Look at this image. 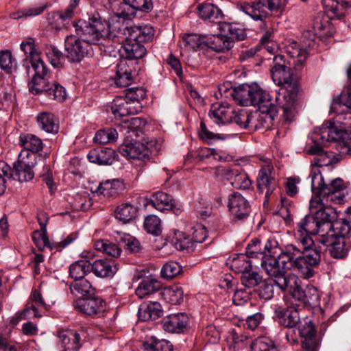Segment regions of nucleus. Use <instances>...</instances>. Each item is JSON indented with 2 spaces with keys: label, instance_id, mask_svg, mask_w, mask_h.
<instances>
[{
  "label": "nucleus",
  "instance_id": "393cba45",
  "mask_svg": "<svg viewBox=\"0 0 351 351\" xmlns=\"http://www.w3.org/2000/svg\"><path fill=\"white\" fill-rule=\"evenodd\" d=\"M121 60H127L128 62L133 60L142 58L146 54L145 47L136 40H129L119 49Z\"/></svg>",
  "mask_w": 351,
  "mask_h": 351
},
{
  "label": "nucleus",
  "instance_id": "f257e3e1",
  "mask_svg": "<svg viewBox=\"0 0 351 351\" xmlns=\"http://www.w3.org/2000/svg\"><path fill=\"white\" fill-rule=\"evenodd\" d=\"M315 225L309 221L294 230L293 236L296 245L301 250L296 264L300 268V274L304 278L308 279L315 274V268L321 261L322 252L325 250L318 242V238L313 241L311 235L317 234Z\"/></svg>",
  "mask_w": 351,
  "mask_h": 351
},
{
  "label": "nucleus",
  "instance_id": "0eeeda50",
  "mask_svg": "<svg viewBox=\"0 0 351 351\" xmlns=\"http://www.w3.org/2000/svg\"><path fill=\"white\" fill-rule=\"evenodd\" d=\"M285 291L291 294L292 298L297 302L295 305L298 306H316L319 304L320 294L317 289L311 285L303 288L298 277H292L289 279Z\"/></svg>",
  "mask_w": 351,
  "mask_h": 351
},
{
  "label": "nucleus",
  "instance_id": "a19ab883",
  "mask_svg": "<svg viewBox=\"0 0 351 351\" xmlns=\"http://www.w3.org/2000/svg\"><path fill=\"white\" fill-rule=\"evenodd\" d=\"M71 293L79 299L90 297L95 294V289L86 279L75 280L70 285Z\"/></svg>",
  "mask_w": 351,
  "mask_h": 351
},
{
  "label": "nucleus",
  "instance_id": "72a5a7b5",
  "mask_svg": "<svg viewBox=\"0 0 351 351\" xmlns=\"http://www.w3.org/2000/svg\"><path fill=\"white\" fill-rule=\"evenodd\" d=\"M38 128L47 133L57 134L59 130L58 119L49 112H41L36 116Z\"/></svg>",
  "mask_w": 351,
  "mask_h": 351
},
{
  "label": "nucleus",
  "instance_id": "473e14b6",
  "mask_svg": "<svg viewBox=\"0 0 351 351\" xmlns=\"http://www.w3.org/2000/svg\"><path fill=\"white\" fill-rule=\"evenodd\" d=\"M117 270L114 263L108 259H98L90 263V271L99 278L112 277Z\"/></svg>",
  "mask_w": 351,
  "mask_h": 351
},
{
  "label": "nucleus",
  "instance_id": "052dcab7",
  "mask_svg": "<svg viewBox=\"0 0 351 351\" xmlns=\"http://www.w3.org/2000/svg\"><path fill=\"white\" fill-rule=\"evenodd\" d=\"M342 106L351 109V86L346 92L342 93L339 97L332 100L330 107L331 110L334 112L339 113Z\"/></svg>",
  "mask_w": 351,
  "mask_h": 351
},
{
  "label": "nucleus",
  "instance_id": "a211bd4d",
  "mask_svg": "<svg viewBox=\"0 0 351 351\" xmlns=\"http://www.w3.org/2000/svg\"><path fill=\"white\" fill-rule=\"evenodd\" d=\"M312 138L315 143L308 149V153L315 156L312 163L317 167H326L332 165L333 162V153L324 152L322 146L326 145L328 142L322 143L320 136L315 135V130L313 134Z\"/></svg>",
  "mask_w": 351,
  "mask_h": 351
},
{
  "label": "nucleus",
  "instance_id": "ddd939ff",
  "mask_svg": "<svg viewBox=\"0 0 351 351\" xmlns=\"http://www.w3.org/2000/svg\"><path fill=\"white\" fill-rule=\"evenodd\" d=\"M228 207L234 221L245 220L251 212L249 202L238 192L228 195Z\"/></svg>",
  "mask_w": 351,
  "mask_h": 351
},
{
  "label": "nucleus",
  "instance_id": "864d4df0",
  "mask_svg": "<svg viewBox=\"0 0 351 351\" xmlns=\"http://www.w3.org/2000/svg\"><path fill=\"white\" fill-rule=\"evenodd\" d=\"M146 351H171L172 345L165 339H159L152 336L143 343Z\"/></svg>",
  "mask_w": 351,
  "mask_h": 351
},
{
  "label": "nucleus",
  "instance_id": "9d476101",
  "mask_svg": "<svg viewBox=\"0 0 351 351\" xmlns=\"http://www.w3.org/2000/svg\"><path fill=\"white\" fill-rule=\"evenodd\" d=\"M281 0H255L252 2H239L237 8L255 21H262L274 12L282 9Z\"/></svg>",
  "mask_w": 351,
  "mask_h": 351
},
{
  "label": "nucleus",
  "instance_id": "6ab92c4d",
  "mask_svg": "<svg viewBox=\"0 0 351 351\" xmlns=\"http://www.w3.org/2000/svg\"><path fill=\"white\" fill-rule=\"evenodd\" d=\"M47 304L40 293V292L34 289L32 291L28 302L26 304L24 310L20 313V319H26L31 317L32 315L34 317H41L42 314L40 311L42 309H46Z\"/></svg>",
  "mask_w": 351,
  "mask_h": 351
},
{
  "label": "nucleus",
  "instance_id": "ea45409f",
  "mask_svg": "<svg viewBox=\"0 0 351 351\" xmlns=\"http://www.w3.org/2000/svg\"><path fill=\"white\" fill-rule=\"evenodd\" d=\"M205 43L215 51L222 52L230 49L233 47L234 41L228 36L213 35L206 38Z\"/></svg>",
  "mask_w": 351,
  "mask_h": 351
},
{
  "label": "nucleus",
  "instance_id": "e2e57ef3",
  "mask_svg": "<svg viewBox=\"0 0 351 351\" xmlns=\"http://www.w3.org/2000/svg\"><path fill=\"white\" fill-rule=\"evenodd\" d=\"M206 42V37H202L196 34H185L182 36L180 45L186 49H195Z\"/></svg>",
  "mask_w": 351,
  "mask_h": 351
},
{
  "label": "nucleus",
  "instance_id": "5fc2aeb1",
  "mask_svg": "<svg viewBox=\"0 0 351 351\" xmlns=\"http://www.w3.org/2000/svg\"><path fill=\"white\" fill-rule=\"evenodd\" d=\"M220 29L229 34L228 38H230L233 41L234 39L237 40H243L246 37L245 30L238 23H221Z\"/></svg>",
  "mask_w": 351,
  "mask_h": 351
},
{
  "label": "nucleus",
  "instance_id": "37998d69",
  "mask_svg": "<svg viewBox=\"0 0 351 351\" xmlns=\"http://www.w3.org/2000/svg\"><path fill=\"white\" fill-rule=\"evenodd\" d=\"M252 84H243L232 89L230 95L241 106H250Z\"/></svg>",
  "mask_w": 351,
  "mask_h": 351
},
{
  "label": "nucleus",
  "instance_id": "cd10ccee",
  "mask_svg": "<svg viewBox=\"0 0 351 351\" xmlns=\"http://www.w3.org/2000/svg\"><path fill=\"white\" fill-rule=\"evenodd\" d=\"M121 180L112 179L101 182L94 191L97 195L108 198L117 197L124 189Z\"/></svg>",
  "mask_w": 351,
  "mask_h": 351
},
{
  "label": "nucleus",
  "instance_id": "58836bf2",
  "mask_svg": "<svg viewBox=\"0 0 351 351\" xmlns=\"http://www.w3.org/2000/svg\"><path fill=\"white\" fill-rule=\"evenodd\" d=\"M161 287L162 285L160 281L154 278H147L141 282L135 291V293L139 298L143 299L157 291H160Z\"/></svg>",
  "mask_w": 351,
  "mask_h": 351
},
{
  "label": "nucleus",
  "instance_id": "4468645a",
  "mask_svg": "<svg viewBox=\"0 0 351 351\" xmlns=\"http://www.w3.org/2000/svg\"><path fill=\"white\" fill-rule=\"evenodd\" d=\"M67 58L72 62H80L91 50V46L77 35L67 36L64 42Z\"/></svg>",
  "mask_w": 351,
  "mask_h": 351
},
{
  "label": "nucleus",
  "instance_id": "bf43d9fd",
  "mask_svg": "<svg viewBox=\"0 0 351 351\" xmlns=\"http://www.w3.org/2000/svg\"><path fill=\"white\" fill-rule=\"evenodd\" d=\"M49 75L32 76L28 83L29 90L34 95L40 94L45 91L47 86H49Z\"/></svg>",
  "mask_w": 351,
  "mask_h": 351
},
{
  "label": "nucleus",
  "instance_id": "c9c22d12",
  "mask_svg": "<svg viewBox=\"0 0 351 351\" xmlns=\"http://www.w3.org/2000/svg\"><path fill=\"white\" fill-rule=\"evenodd\" d=\"M162 314L161 305L157 302H143L138 308V317L144 322L156 320Z\"/></svg>",
  "mask_w": 351,
  "mask_h": 351
},
{
  "label": "nucleus",
  "instance_id": "b1692460",
  "mask_svg": "<svg viewBox=\"0 0 351 351\" xmlns=\"http://www.w3.org/2000/svg\"><path fill=\"white\" fill-rule=\"evenodd\" d=\"M189 318L185 313L171 314L162 320V326L165 331L171 333H182L186 329Z\"/></svg>",
  "mask_w": 351,
  "mask_h": 351
},
{
  "label": "nucleus",
  "instance_id": "3c124183",
  "mask_svg": "<svg viewBox=\"0 0 351 351\" xmlns=\"http://www.w3.org/2000/svg\"><path fill=\"white\" fill-rule=\"evenodd\" d=\"M94 246L96 250L114 258L119 257L122 251L117 244L105 239L96 241Z\"/></svg>",
  "mask_w": 351,
  "mask_h": 351
},
{
  "label": "nucleus",
  "instance_id": "774afa93",
  "mask_svg": "<svg viewBox=\"0 0 351 351\" xmlns=\"http://www.w3.org/2000/svg\"><path fill=\"white\" fill-rule=\"evenodd\" d=\"M261 280L262 277L257 272L251 271V269L243 273L241 276V285L247 289L258 286Z\"/></svg>",
  "mask_w": 351,
  "mask_h": 351
},
{
  "label": "nucleus",
  "instance_id": "8fccbe9b",
  "mask_svg": "<svg viewBox=\"0 0 351 351\" xmlns=\"http://www.w3.org/2000/svg\"><path fill=\"white\" fill-rule=\"evenodd\" d=\"M327 230L326 232L334 234V237L346 238L350 232L351 226L348 220L336 219L332 223H327Z\"/></svg>",
  "mask_w": 351,
  "mask_h": 351
},
{
  "label": "nucleus",
  "instance_id": "aec40b11",
  "mask_svg": "<svg viewBox=\"0 0 351 351\" xmlns=\"http://www.w3.org/2000/svg\"><path fill=\"white\" fill-rule=\"evenodd\" d=\"M75 308L87 315H96L104 312L106 302L101 298L93 295L84 299H78L75 303Z\"/></svg>",
  "mask_w": 351,
  "mask_h": 351
},
{
  "label": "nucleus",
  "instance_id": "bb28decb",
  "mask_svg": "<svg viewBox=\"0 0 351 351\" xmlns=\"http://www.w3.org/2000/svg\"><path fill=\"white\" fill-rule=\"evenodd\" d=\"M117 156L115 151L108 147L93 149L87 155L90 162L100 165H111L116 160Z\"/></svg>",
  "mask_w": 351,
  "mask_h": 351
},
{
  "label": "nucleus",
  "instance_id": "338daca9",
  "mask_svg": "<svg viewBox=\"0 0 351 351\" xmlns=\"http://www.w3.org/2000/svg\"><path fill=\"white\" fill-rule=\"evenodd\" d=\"M182 272V267L177 262L170 261L163 265L160 276L164 279H172Z\"/></svg>",
  "mask_w": 351,
  "mask_h": 351
},
{
  "label": "nucleus",
  "instance_id": "2eb2a0df",
  "mask_svg": "<svg viewBox=\"0 0 351 351\" xmlns=\"http://www.w3.org/2000/svg\"><path fill=\"white\" fill-rule=\"evenodd\" d=\"M273 168L270 165L262 167L258 172L256 182L257 189L262 193H265L264 206L268 204L269 198L276 190L278 186V182L272 173Z\"/></svg>",
  "mask_w": 351,
  "mask_h": 351
},
{
  "label": "nucleus",
  "instance_id": "6e6d98bb",
  "mask_svg": "<svg viewBox=\"0 0 351 351\" xmlns=\"http://www.w3.org/2000/svg\"><path fill=\"white\" fill-rule=\"evenodd\" d=\"M250 348L251 351H278L274 341L265 336L259 337L253 341Z\"/></svg>",
  "mask_w": 351,
  "mask_h": 351
},
{
  "label": "nucleus",
  "instance_id": "79ce46f5",
  "mask_svg": "<svg viewBox=\"0 0 351 351\" xmlns=\"http://www.w3.org/2000/svg\"><path fill=\"white\" fill-rule=\"evenodd\" d=\"M149 204L160 212L169 210L173 206L171 196L162 191L154 193Z\"/></svg>",
  "mask_w": 351,
  "mask_h": 351
},
{
  "label": "nucleus",
  "instance_id": "c85d7f7f",
  "mask_svg": "<svg viewBox=\"0 0 351 351\" xmlns=\"http://www.w3.org/2000/svg\"><path fill=\"white\" fill-rule=\"evenodd\" d=\"M133 65L127 60H121L116 66V73L113 79L117 86L125 87L132 80Z\"/></svg>",
  "mask_w": 351,
  "mask_h": 351
},
{
  "label": "nucleus",
  "instance_id": "f704fd0d",
  "mask_svg": "<svg viewBox=\"0 0 351 351\" xmlns=\"http://www.w3.org/2000/svg\"><path fill=\"white\" fill-rule=\"evenodd\" d=\"M275 312L280 319V323L287 328L295 327L300 321L298 310L295 307L288 306L286 308L279 307Z\"/></svg>",
  "mask_w": 351,
  "mask_h": 351
},
{
  "label": "nucleus",
  "instance_id": "0e129e2a",
  "mask_svg": "<svg viewBox=\"0 0 351 351\" xmlns=\"http://www.w3.org/2000/svg\"><path fill=\"white\" fill-rule=\"evenodd\" d=\"M43 93H45L50 99L58 101H62L66 97L64 88L56 82L49 83V86H47Z\"/></svg>",
  "mask_w": 351,
  "mask_h": 351
},
{
  "label": "nucleus",
  "instance_id": "f8f14e48",
  "mask_svg": "<svg viewBox=\"0 0 351 351\" xmlns=\"http://www.w3.org/2000/svg\"><path fill=\"white\" fill-rule=\"evenodd\" d=\"M343 131H351V114H346L342 126L338 128L334 123L327 121L315 129V135L320 136L322 143L335 141L341 137Z\"/></svg>",
  "mask_w": 351,
  "mask_h": 351
},
{
  "label": "nucleus",
  "instance_id": "5701e85b",
  "mask_svg": "<svg viewBox=\"0 0 351 351\" xmlns=\"http://www.w3.org/2000/svg\"><path fill=\"white\" fill-rule=\"evenodd\" d=\"M234 109L228 104L216 103L211 106L209 117L217 125H224L232 122Z\"/></svg>",
  "mask_w": 351,
  "mask_h": 351
},
{
  "label": "nucleus",
  "instance_id": "2f4dec72",
  "mask_svg": "<svg viewBox=\"0 0 351 351\" xmlns=\"http://www.w3.org/2000/svg\"><path fill=\"white\" fill-rule=\"evenodd\" d=\"M198 16L203 20L215 23L221 26L223 14L222 11L213 3H206L197 6Z\"/></svg>",
  "mask_w": 351,
  "mask_h": 351
},
{
  "label": "nucleus",
  "instance_id": "c756f323",
  "mask_svg": "<svg viewBox=\"0 0 351 351\" xmlns=\"http://www.w3.org/2000/svg\"><path fill=\"white\" fill-rule=\"evenodd\" d=\"M324 12L332 19H341L345 16V11L351 7L350 1L323 0Z\"/></svg>",
  "mask_w": 351,
  "mask_h": 351
},
{
  "label": "nucleus",
  "instance_id": "49530a36",
  "mask_svg": "<svg viewBox=\"0 0 351 351\" xmlns=\"http://www.w3.org/2000/svg\"><path fill=\"white\" fill-rule=\"evenodd\" d=\"M164 300L171 304H180L183 300L184 291L181 287L173 285L166 287L160 291Z\"/></svg>",
  "mask_w": 351,
  "mask_h": 351
},
{
  "label": "nucleus",
  "instance_id": "c03bdc74",
  "mask_svg": "<svg viewBox=\"0 0 351 351\" xmlns=\"http://www.w3.org/2000/svg\"><path fill=\"white\" fill-rule=\"evenodd\" d=\"M130 40L139 43L149 42L153 39L154 30L152 26H131Z\"/></svg>",
  "mask_w": 351,
  "mask_h": 351
},
{
  "label": "nucleus",
  "instance_id": "4c0bfd02",
  "mask_svg": "<svg viewBox=\"0 0 351 351\" xmlns=\"http://www.w3.org/2000/svg\"><path fill=\"white\" fill-rule=\"evenodd\" d=\"M19 144L24 147L23 151L36 154L43 147L42 140L37 136L29 133H22L19 136Z\"/></svg>",
  "mask_w": 351,
  "mask_h": 351
},
{
  "label": "nucleus",
  "instance_id": "a18cd8bd",
  "mask_svg": "<svg viewBox=\"0 0 351 351\" xmlns=\"http://www.w3.org/2000/svg\"><path fill=\"white\" fill-rule=\"evenodd\" d=\"M171 243L176 249L180 251L189 252L194 248L193 242L190 237L178 230H175L171 239Z\"/></svg>",
  "mask_w": 351,
  "mask_h": 351
},
{
  "label": "nucleus",
  "instance_id": "e433bc0d",
  "mask_svg": "<svg viewBox=\"0 0 351 351\" xmlns=\"http://www.w3.org/2000/svg\"><path fill=\"white\" fill-rule=\"evenodd\" d=\"M300 336L303 338L302 346L304 348H317L318 341L316 338V330L311 321L306 322L299 328Z\"/></svg>",
  "mask_w": 351,
  "mask_h": 351
},
{
  "label": "nucleus",
  "instance_id": "f3484780",
  "mask_svg": "<svg viewBox=\"0 0 351 351\" xmlns=\"http://www.w3.org/2000/svg\"><path fill=\"white\" fill-rule=\"evenodd\" d=\"M58 337L64 349L62 351H77L86 337L83 330H61L58 332Z\"/></svg>",
  "mask_w": 351,
  "mask_h": 351
},
{
  "label": "nucleus",
  "instance_id": "09e8293b",
  "mask_svg": "<svg viewBox=\"0 0 351 351\" xmlns=\"http://www.w3.org/2000/svg\"><path fill=\"white\" fill-rule=\"evenodd\" d=\"M90 272V261H77L69 267V274L74 281L84 279V276Z\"/></svg>",
  "mask_w": 351,
  "mask_h": 351
},
{
  "label": "nucleus",
  "instance_id": "f03ea898",
  "mask_svg": "<svg viewBox=\"0 0 351 351\" xmlns=\"http://www.w3.org/2000/svg\"><path fill=\"white\" fill-rule=\"evenodd\" d=\"M328 14H318L314 19L313 29L314 32L309 31L303 33V38H307L303 40L302 44H298L293 40H288L285 43V51L293 59V64L296 71H300L304 66L308 52L307 48H313L315 46V38L316 36L323 38L331 36L335 32V28L330 23Z\"/></svg>",
  "mask_w": 351,
  "mask_h": 351
},
{
  "label": "nucleus",
  "instance_id": "dca6fc26",
  "mask_svg": "<svg viewBox=\"0 0 351 351\" xmlns=\"http://www.w3.org/2000/svg\"><path fill=\"white\" fill-rule=\"evenodd\" d=\"M119 152L123 156L137 159L145 162L150 158V151L143 143L137 141L125 140L119 147Z\"/></svg>",
  "mask_w": 351,
  "mask_h": 351
},
{
  "label": "nucleus",
  "instance_id": "4be33fe9",
  "mask_svg": "<svg viewBox=\"0 0 351 351\" xmlns=\"http://www.w3.org/2000/svg\"><path fill=\"white\" fill-rule=\"evenodd\" d=\"M219 172L235 189L245 190L252 186V181L244 171L222 168Z\"/></svg>",
  "mask_w": 351,
  "mask_h": 351
},
{
  "label": "nucleus",
  "instance_id": "39448f33",
  "mask_svg": "<svg viewBox=\"0 0 351 351\" xmlns=\"http://www.w3.org/2000/svg\"><path fill=\"white\" fill-rule=\"evenodd\" d=\"M332 201L318 195H314L310 201L309 208L312 215H307L296 223L295 228L305 223L315 225L319 236L325 234L327 223H332L337 217L335 209L332 206Z\"/></svg>",
  "mask_w": 351,
  "mask_h": 351
},
{
  "label": "nucleus",
  "instance_id": "7c9ffc66",
  "mask_svg": "<svg viewBox=\"0 0 351 351\" xmlns=\"http://www.w3.org/2000/svg\"><path fill=\"white\" fill-rule=\"evenodd\" d=\"M131 27H128L123 23H117L112 25L108 23V34L105 38L111 39L113 42L123 45L130 40Z\"/></svg>",
  "mask_w": 351,
  "mask_h": 351
},
{
  "label": "nucleus",
  "instance_id": "de8ad7c7",
  "mask_svg": "<svg viewBox=\"0 0 351 351\" xmlns=\"http://www.w3.org/2000/svg\"><path fill=\"white\" fill-rule=\"evenodd\" d=\"M228 265L235 273L241 274L252 269V261L245 254H237L232 259L229 260Z\"/></svg>",
  "mask_w": 351,
  "mask_h": 351
},
{
  "label": "nucleus",
  "instance_id": "9b49d317",
  "mask_svg": "<svg viewBox=\"0 0 351 351\" xmlns=\"http://www.w3.org/2000/svg\"><path fill=\"white\" fill-rule=\"evenodd\" d=\"M318 242L323 247H329V253L334 258H344L351 248V243L348 238L334 237V234L326 232L318 237Z\"/></svg>",
  "mask_w": 351,
  "mask_h": 351
},
{
  "label": "nucleus",
  "instance_id": "7ed1b4c3",
  "mask_svg": "<svg viewBox=\"0 0 351 351\" xmlns=\"http://www.w3.org/2000/svg\"><path fill=\"white\" fill-rule=\"evenodd\" d=\"M300 254H301L300 247L291 243L287 245L276 256H265L263 258L262 269L282 291H285L289 279L297 277L293 274L287 275L286 271L293 269L300 273V268L296 264Z\"/></svg>",
  "mask_w": 351,
  "mask_h": 351
},
{
  "label": "nucleus",
  "instance_id": "20e7f679",
  "mask_svg": "<svg viewBox=\"0 0 351 351\" xmlns=\"http://www.w3.org/2000/svg\"><path fill=\"white\" fill-rule=\"evenodd\" d=\"M274 82L278 86H283L278 93L276 101L283 110V117L287 121H292L296 114L300 85L293 80L290 67L276 63L271 70Z\"/></svg>",
  "mask_w": 351,
  "mask_h": 351
},
{
  "label": "nucleus",
  "instance_id": "423d86ee",
  "mask_svg": "<svg viewBox=\"0 0 351 351\" xmlns=\"http://www.w3.org/2000/svg\"><path fill=\"white\" fill-rule=\"evenodd\" d=\"M308 178L311 182V190L313 195H318L335 204H340L344 201L343 191L346 186L339 178L334 179L329 184H326L318 169H313Z\"/></svg>",
  "mask_w": 351,
  "mask_h": 351
},
{
  "label": "nucleus",
  "instance_id": "680f3d73",
  "mask_svg": "<svg viewBox=\"0 0 351 351\" xmlns=\"http://www.w3.org/2000/svg\"><path fill=\"white\" fill-rule=\"evenodd\" d=\"M117 138V130L110 128L97 131L94 137V141L100 144H107L116 141Z\"/></svg>",
  "mask_w": 351,
  "mask_h": 351
},
{
  "label": "nucleus",
  "instance_id": "603ef678",
  "mask_svg": "<svg viewBox=\"0 0 351 351\" xmlns=\"http://www.w3.org/2000/svg\"><path fill=\"white\" fill-rule=\"evenodd\" d=\"M137 213V209L133 205L125 203L117 206L115 210L116 218L123 223L133 219Z\"/></svg>",
  "mask_w": 351,
  "mask_h": 351
},
{
  "label": "nucleus",
  "instance_id": "13d9d810",
  "mask_svg": "<svg viewBox=\"0 0 351 351\" xmlns=\"http://www.w3.org/2000/svg\"><path fill=\"white\" fill-rule=\"evenodd\" d=\"M250 106H258V108L265 101L271 100V96L268 92L261 88L256 83L252 84Z\"/></svg>",
  "mask_w": 351,
  "mask_h": 351
},
{
  "label": "nucleus",
  "instance_id": "1a4fd4ad",
  "mask_svg": "<svg viewBox=\"0 0 351 351\" xmlns=\"http://www.w3.org/2000/svg\"><path fill=\"white\" fill-rule=\"evenodd\" d=\"M73 26L77 36L90 46L98 44L99 41L108 34V23L96 19L89 21H79L75 23Z\"/></svg>",
  "mask_w": 351,
  "mask_h": 351
},
{
  "label": "nucleus",
  "instance_id": "69168bd1",
  "mask_svg": "<svg viewBox=\"0 0 351 351\" xmlns=\"http://www.w3.org/2000/svg\"><path fill=\"white\" fill-rule=\"evenodd\" d=\"M144 228L149 234L157 236L162 231L161 221L154 215H150L145 217L144 220Z\"/></svg>",
  "mask_w": 351,
  "mask_h": 351
},
{
  "label": "nucleus",
  "instance_id": "6e6552de",
  "mask_svg": "<svg viewBox=\"0 0 351 351\" xmlns=\"http://www.w3.org/2000/svg\"><path fill=\"white\" fill-rule=\"evenodd\" d=\"M43 162L40 156L27 151H21L18 159L13 164L12 177L19 182H28L32 180L38 172V164Z\"/></svg>",
  "mask_w": 351,
  "mask_h": 351
},
{
  "label": "nucleus",
  "instance_id": "a878e982",
  "mask_svg": "<svg viewBox=\"0 0 351 351\" xmlns=\"http://www.w3.org/2000/svg\"><path fill=\"white\" fill-rule=\"evenodd\" d=\"M141 106L132 105L127 98L123 96L117 97L112 101L111 110L115 117H123L135 114L140 110Z\"/></svg>",
  "mask_w": 351,
  "mask_h": 351
},
{
  "label": "nucleus",
  "instance_id": "412c9836",
  "mask_svg": "<svg viewBox=\"0 0 351 351\" xmlns=\"http://www.w3.org/2000/svg\"><path fill=\"white\" fill-rule=\"evenodd\" d=\"M79 0H72L64 10L51 13L49 18L51 27L56 30L66 28L73 18Z\"/></svg>",
  "mask_w": 351,
  "mask_h": 351
},
{
  "label": "nucleus",
  "instance_id": "4d7b16f0",
  "mask_svg": "<svg viewBox=\"0 0 351 351\" xmlns=\"http://www.w3.org/2000/svg\"><path fill=\"white\" fill-rule=\"evenodd\" d=\"M45 55L49 62L55 68H61L63 66L65 61V56L54 46H49L45 49Z\"/></svg>",
  "mask_w": 351,
  "mask_h": 351
}]
</instances>
